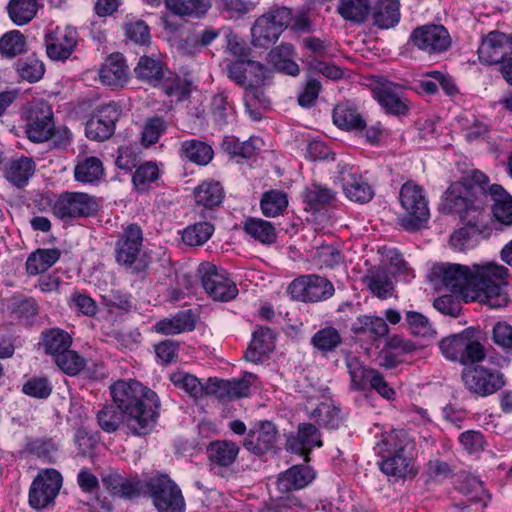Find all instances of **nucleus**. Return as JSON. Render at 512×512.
<instances>
[{
  "instance_id": "obj_1",
  "label": "nucleus",
  "mask_w": 512,
  "mask_h": 512,
  "mask_svg": "<svg viewBox=\"0 0 512 512\" xmlns=\"http://www.w3.org/2000/svg\"><path fill=\"white\" fill-rule=\"evenodd\" d=\"M110 392L116 406L125 412L126 424L134 434H146L156 423L160 400L154 391L129 379L113 383Z\"/></svg>"
},
{
  "instance_id": "obj_2",
  "label": "nucleus",
  "mask_w": 512,
  "mask_h": 512,
  "mask_svg": "<svg viewBox=\"0 0 512 512\" xmlns=\"http://www.w3.org/2000/svg\"><path fill=\"white\" fill-rule=\"evenodd\" d=\"M469 299L490 308H502L509 301L506 287L509 269L493 260H482L470 264Z\"/></svg>"
},
{
  "instance_id": "obj_3",
  "label": "nucleus",
  "mask_w": 512,
  "mask_h": 512,
  "mask_svg": "<svg viewBox=\"0 0 512 512\" xmlns=\"http://www.w3.org/2000/svg\"><path fill=\"white\" fill-rule=\"evenodd\" d=\"M414 442L402 429L382 434L375 449L381 456L380 470L387 476L396 479L406 478L415 473L412 461Z\"/></svg>"
},
{
  "instance_id": "obj_4",
  "label": "nucleus",
  "mask_w": 512,
  "mask_h": 512,
  "mask_svg": "<svg viewBox=\"0 0 512 512\" xmlns=\"http://www.w3.org/2000/svg\"><path fill=\"white\" fill-rule=\"evenodd\" d=\"M439 349L446 359L462 365L481 362L486 356L481 344V332L473 327L443 338L439 342Z\"/></svg>"
},
{
  "instance_id": "obj_5",
  "label": "nucleus",
  "mask_w": 512,
  "mask_h": 512,
  "mask_svg": "<svg viewBox=\"0 0 512 512\" xmlns=\"http://www.w3.org/2000/svg\"><path fill=\"white\" fill-rule=\"evenodd\" d=\"M399 198L405 211V215L400 218V225L408 231L420 229L430 215L422 187L414 181H407L400 189Z\"/></svg>"
},
{
  "instance_id": "obj_6",
  "label": "nucleus",
  "mask_w": 512,
  "mask_h": 512,
  "mask_svg": "<svg viewBox=\"0 0 512 512\" xmlns=\"http://www.w3.org/2000/svg\"><path fill=\"white\" fill-rule=\"evenodd\" d=\"M481 193V189L474 191L465 182L452 183L442 196L440 209L444 213L458 215L459 219L472 209L484 211Z\"/></svg>"
},
{
  "instance_id": "obj_7",
  "label": "nucleus",
  "mask_w": 512,
  "mask_h": 512,
  "mask_svg": "<svg viewBox=\"0 0 512 512\" xmlns=\"http://www.w3.org/2000/svg\"><path fill=\"white\" fill-rule=\"evenodd\" d=\"M291 21V11L282 7L259 17L251 28L252 44L269 47L279 38Z\"/></svg>"
},
{
  "instance_id": "obj_8",
  "label": "nucleus",
  "mask_w": 512,
  "mask_h": 512,
  "mask_svg": "<svg viewBox=\"0 0 512 512\" xmlns=\"http://www.w3.org/2000/svg\"><path fill=\"white\" fill-rule=\"evenodd\" d=\"M146 487L158 512L185 511V501L181 490L168 476L152 477L148 479Z\"/></svg>"
},
{
  "instance_id": "obj_9",
  "label": "nucleus",
  "mask_w": 512,
  "mask_h": 512,
  "mask_svg": "<svg viewBox=\"0 0 512 512\" xmlns=\"http://www.w3.org/2000/svg\"><path fill=\"white\" fill-rule=\"evenodd\" d=\"M62 475L53 468L41 470L29 489V504L42 509L53 503L62 487Z\"/></svg>"
},
{
  "instance_id": "obj_10",
  "label": "nucleus",
  "mask_w": 512,
  "mask_h": 512,
  "mask_svg": "<svg viewBox=\"0 0 512 512\" xmlns=\"http://www.w3.org/2000/svg\"><path fill=\"white\" fill-rule=\"evenodd\" d=\"M469 274L470 264L437 263L431 268L429 277L451 292L469 299Z\"/></svg>"
},
{
  "instance_id": "obj_11",
  "label": "nucleus",
  "mask_w": 512,
  "mask_h": 512,
  "mask_svg": "<svg viewBox=\"0 0 512 512\" xmlns=\"http://www.w3.org/2000/svg\"><path fill=\"white\" fill-rule=\"evenodd\" d=\"M315 479L314 470L307 465H294L279 475L276 485L280 493L287 496L280 497L277 506H299L300 500L289 493L307 487Z\"/></svg>"
},
{
  "instance_id": "obj_12",
  "label": "nucleus",
  "mask_w": 512,
  "mask_h": 512,
  "mask_svg": "<svg viewBox=\"0 0 512 512\" xmlns=\"http://www.w3.org/2000/svg\"><path fill=\"white\" fill-rule=\"evenodd\" d=\"M488 214L485 211L470 210L468 215L462 216V227L456 229L450 236V245L455 251L463 252L474 248L477 236L486 228Z\"/></svg>"
},
{
  "instance_id": "obj_13",
  "label": "nucleus",
  "mask_w": 512,
  "mask_h": 512,
  "mask_svg": "<svg viewBox=\"0 0 512 512\" xmlns=\"http://www.w3.org/2000/svg\"><path fill=\"white\" fill-rule=\"evenodd\" d=\"M198 272L203 288L213 299L229 301L237 295L236 284L224 270L218 269L214 264L204 262L200 264Z\"/></svg>"
},
{
  "instance_id": "obj_14",
  "label": "nucleus",
  "mask_w": 512,
  "mask_h": 512,
  "mask_svg": "<svg viewBox=\"0 0 512 512\" xmlns=\"http://www.w3.org/2000/svg\"><path fill=\"white\" fill-rule=\"evenodd\" d=\"M98 210L96 200L81 192H66L60 195L52 207L53 215L66 220L77 217H88Z\"/></svg>"
},
{
  "instance_id": "obj_15",
  "label": "nucleus",
  "mask_w": 512,
  "mask_h": 512,
  "mask_svg": "<svg viewBox=\"0 0 512 512\" xmlns=\"http://www.w3.org/2000/svg\"><path fill=\"white\" fill-rule=\"evenodd\" d=\"M288 293L291 298L303 302H318L331 297L334 293L332 284L317 275H305L293 280Z\"/></svg>"
},
{
  "instance_id": "obj_16",
  "label": "nucleus",
  "mask_w": 512,
  "mask_h": 512,
  "mask_svg": "<svg viewBox=\"0 0 512 512\" xmlns=\"http://www.w3.org/2000/svg\"><path fill=\"white\" fill-rule=\"evenodd\" d=\"M462 379L470 392L481 397L490 396L505 385L502 373L484 366L464 370Z\"/></svg>"
},
{
  "instance_id": "obj_17",
  "label": "nucleus",
  "mask_w": 512,
  "mask_h": 512,
  "mask_svg": "<svg viewBox=\"0 0 512 512\" xmlns=\"http://www.w3.org/2000/svg\"><path fill=\"white\" fill-rule=\"evenodd\" d=\"M54 128L51 106L45 101L33 103L28 111L27 137L33 142H45L52 137Z\"/></svg>"
},
{
  "instance_id": "obj_18",
  "label": "nucleus",
  "mask_w": 512,
  "mask_h": 512,
  "mask_svg": "<svg viewBox=\"0 0 512 512\" xmlns=\"http://www.w3.org/2000/svg\"><path fill=\"white\" fill-rule=\"evenodd\" d=\"M119 116L120 109L114 102L99 106L86 123V136L96 141L108 139L114 133Z\"/></svg>"
},
{
  "instance_id": "obj_19",
  "label": "nucleus",
  "mask_w": 512,
  "mask_h": 512,
  "mask_svg": "<svg viewBox=\"0 0 512 512\" xmlns=\"http://www.w3.org/2000/svg\"><path fill=\"white\" fill-rule=\"evenodd\" d=\"M77 41L78 35L75 28L55 27L45 36L48 57L55 61L66 60L74 51Z\"/></svg>"
},
{
  "instance_id": "obj_20",
  "label": "nucleus",
  "mask_w": 512,
  "mask_h": 512,
  "mask_svg": "<svg viewBox=\"0 0 512 512\" xmlns=\"http://www.w3.org/2000/svg\"><path fill=\"white\" fill-rule=\"evenodd\" d=\"M411 39L415 46L429 54L446 51L451 45L450 35L442 25L419 27L413 31Z\"/></svg>"
},
{
  "instance_id": "obj_21",
  "label": "nucleus",
  "mask_w": 512,
  "mask_h": 512,
  "mask_svg": "<svg viewBox=\"0 0 512 512\" xmlns=\"http://www.w3.org/2000/svg\"><path fill=\"white\" fill-rule=\"evenodd\" d=\"M478 55L486 64H498L507 57L512 58V38L501 32H490L483 38Z\"/></svg>"
},
{
  "instance_id": "obj_22",
  "label": "nucleus",
  "mask_w": 512,
  "mask_h": 512,
  "mask_svg": "<svg viewBox=\"0 0 512 512\" xmlns=\"http://www.w3.org/2000/svg\"><path fill=\"white\" fill-rule=\"evenodd\" d=\"M339 175L343 192L348 199L358 203H366L373 198L374 191L363 179L358 168L350 165L341 166Z\"/></svg>"
},
{
  "instance_id": "obj_23",
  "label": "nucleus",
  "mask_w": 512,
  "mask_h": 512,
  "mask_svg": "<svg viewBox=\"0 0 512 512\" xmlns=\"http://www.w3.org/2000/svg\"><path fill=\"white\" fill-rule=\"evenodd\" d=\"M100 82L111 88H121L129 80V69L124 57L119 53L111 54L99 69Z\"/></svg>"
},
{
  "instance_id": "obj_24",
  "label": "nucleus",
  "mask_w": 512,
  "mask_h": 512,
  "mask_svg": "<svg viewBox=\"0 0 512 512\" xmlns=\"http://www.w3.org/2000/svg\"><path fill=\"white\" fill-rule=\"evenodd\" d=\"M142 230L138 225H129L118 240L116 248V260L119 264L132 265L142 246Z\"/></svg>"
},
{
  "instance_id": "obj_25",
  "label": "nucleus",
  "mask_w": 512,
  "mask_h": 512,
  "mask_svg": "<svg viewBox=\"0 0 512 512\" xmlns=\"http://www.w3.org/2000/svg\"><path fill=\"white\" fill-rule=\"evenodd\" d=\"M276 435V427L272 422H261L249 431L244 447L256 455H262L273 448Z\"/></svg>"
},
{
  "instance_id": "obj_26",
  "label": "nucleus",
  "mask_w": 512,
  "mask_h": 512,
  "mask_svg": "<svg viewBox=\"0 0 512 512\" xmlns=\"http://www.w3.org/2000/svg\"><path fill=\"white\" fill-rule=\"evenodd\" d=\"M321 446L320 432L312 424L299 425L297 435L289 437L286 444L287 450L305 457L313 448Z\"/></svg>"
},
{
  "instance_id": "obj_27",
  "label": "nucleus",
  "mask_w": 512,
  "mask_h": 512,
  "mask_svg": "<svg viewBox=\"0 0 512 512\" xmlns=\"http://www.w3.org/2000/svg\"><path fill=\"white\" fill-rule=\"evenodd\" d=\"M373 94L378 103L390 114H404L408 107L402 97L400 86L385 82L373 90Z\"/></svg>"
},
{
  "instance_id": "obj_28",
  "label": "nucleus",
  "mask_w": 512,
  "mask_h": 512,
  "mask_svg": "<svg viewBox=\"0 0 512 512\" xmlns=\"http://www.w3.org/2000/svg\"><path fill=\"white\" fill-rule=\"evenodd\" d=\"M170 380L175 387L183 390L194 399H199L215 392L214 378L208 379L204 384L194 375L184 371H177L170 375Z\"/></svg>"
},
{
  "instance_id": "obj_29",
  "label": "nucleus",
  "mask_w": 512,
  "mask_h": 512,
  "mask_svg": "<svg viewBox=\"0 0 512 512\" xmlns=\"http://www.w3.org/2000/svg\"><path fill=\"white\" fill-rule=\"evenodd\" d=\"M255 380L256 376L252 373H245L242 378L233 380L214 378V395L221 399L247 397Z\"/></svg>"
},
{
  "instance_id": "obj_30",
  "label": "nucleus",
  "mask_w": 512,
  "mask_h": 512,
  "mask_svg": "<svg viewBox=\"0 0 512 512\" xmlns=\"http://www.w3.org/2000/svg\"><path fill=\"white\" fill-rule=\"evenodd\" d=\"M36 165L29 157L11 159L4 166V177L12 185L22 188L34 174Z\"/></svg>"
},
{
  "instance_id": "obj_31",
  "label": "nucleus",
  "mask_w": 512,
  "mask_h": 512,
  "mask_svg": "<svg viewBox=\"0 0 512 512\" xmlns=\"http://www.w3.org/2000/svg\"><path fill=\"white\" fill-rule=\"evenodd\" d=\"M274 349V336L269 328H258L245 353L246 360L252 363L261 362Z\"/></svg>"
},
{
  "instance_id": "obj_32",
  "label": "nucleus",
  "mask_w": 512,
  "mask_h": 512,
  "mask_svg": "<svg viewBox=\"0 0 512 512\" xmlns=\"http://www.w3.org/2000/svg\"><path fill=\"white\" fill-rule=\"evenodd\" d=\"M61 251L57 248L37 249L26 260V271L30 276H35L47 271L60 258Z\"/></svg>"
},
{
  "instance_id": "obj_33",
  "label": "nucleus",
  "mask_w": 512,
  "mask_h": 512,
  "mask_svg": "<svg viewBox=\"0 0 512 512\" xmlns=\"http://www.w3.org/2000/svg\"><path fill=\"white\" fill-rule=\"evenodd\" d=\"M489 194L493 200V215L505 225L512 224V197L502 186L493 184L489 186Z\"/></svg>"
},
{
  "instance_id": "obj_34",
  "label": "nucleus",
  "mask_w": 512,
  "mask_h": 512,
  "mask_svg": "<svg viewBox=\"0 0 512 512\" xmlns=\"http://www.w3.org/2000/svg\"><path fill=\"white\" fill-rule=\"evenodd\" d=\"M333 122L343 130L360 132L366 127L365 120L351 105L339 104L333 110Z\"/></svg>"
},
{
  "instance_id": "obj_35",
  "label": "nucleus",
  "mask_w": 512,
  "mask_h": 512,
  "mask_svg": "<svg viewBox=\"0 0 512 512\" xmlns=\"http://www.w3.org/2000/svg\"><path fill=\"white\" fill-rule=\"evenodd\" d=\"M243 229L250 237L262 244H272L277 238L274 225L261 218H247L243 222Z\"/></svg>"
},
{
  "instance_id": "obj_36",
  "label": "nucleus",
  "mask_w": 512,
  "mask_h": 512,
  "mask_svg": "<svg viewBox=\"0 0 512 512\" xmlns=\"http://www.w3.org/2000/svg\"><path fill=\"white\" fill-rule=\"evenodd\" d=\"M207 453L212 463L227 467L237 458L239 447L232 441L218 440L210 443Z\"/></svg>"
},
{
  "instance_id": "obj_37",
  "label": "nucleus",
  "mask_w": 512,
  "mask_h": 512,
  "mask_svg": "<svg viewBox=\"0 0 512 512\" xmlns=\"http://www.w3.org/2000/svg\"><path fill=\"white\" fill-rule=\"evenodd\" d=\"M302 197L307 209L316 212L330 204L335 199V193L325 185L313 183L305 188Z\"/></svg>"
},
{
  "instance_id": "obj_38",
  "label": "nucleus",
  "mask_w": 512,
  "mask_h": 512,
  "mask_svg": "<svg viewBox=\"0 0 512 512\" xmlns=\"http://www.w3.org/2000/svg\"><path fill=\"white\" fill-rule=\"evenodd\" d=\"M352 331L357 335H369L372 339L381 338L388 333L385 319L374 315H362L352 324Z\"/></svg>"
},
{
  "instance_id": "obj_39",
  "label": "nucleus",
  "mask_w": 512,
  "mask_h": 512,
  "mask_svg": "<svg viewBox=\"0 0 512 512\" xmlns=\"http://www.w3.org/2000/svg\"><path fill=\"white\" fill-rule=\"evenodd\" d=\"M195 323L190 313L182 311L172 318H166L158 321L154 325V330L164 335H174L185 331L193 330Z\"/></svg>"
},
{
  "instance_id": "obj_40",
  "label": "nucleus",
  "mask_w": 512,
  "mask_h": 512,
  "mask_svg": "<svg viewBox=\"0 0 512 512\" xmlns=\"http://www.w3.org/2000/svg\"><path fill=\"white\" fill-rule=\"evenodd\" d=\"M374 22L380 28H391L400 19L399 0H379L374 13Z\"/></svg>"
},
{
  "instance_id": "obj_41",
  "label": "nucleus",
  "mask_w": 512,
  "mask_h": 512,
  "mask_svg": "<svg viewBox=\"0 0 512 512\" xmlns=\"http://www.w3.org/2000/svg\"><path fill=\"white\" fill-rule=\"evenodd\" d=\"M103 174V164L94 156L79 159L74 169L75 179L83 183H94L100 180Z\"/></svg>"
},
{
  "instance_id": "obj_42",
  "label": "nucleus",
  "mask_w": 512,
  "mask_h": 512,
  "mask_svg": "<svg viewBox=\"0 0 512 512\" xmlns=\"http://www.w3.org/2000/svg\"><path fill=\"white\" fill-rule=\"evenodd\" d=\"M166 8L179 16L200 17L211 7L210 0H165Z\"/></svg>"
},
{
  "instance_id": "obj_43",
  "label": "nucleus",
  "mask_w": 512,
  "mask_h": 512,
  "mask_svg": "<svg viewBox=\"0 0 512 512\" xmlns=\"http://www.w3.org/2000/svg\"><path fill=\"white\" fill-rule=\"evenodd\" d=\"M72 343L71 336L58 328L50 329L43 333L42 344L46 353L56 358L67 351Z\"/></svg>"
},
{
  "instance_id": "obj_44",
  "label": "nucleus",
  "mask_w": 512,
  "mask_h": 512,
  "mask_svg": "<svg viewBox=\"0 0 512 512\" xmlns=\"http://www.w3.org/2000/svg\"><path fill=\"white\" fill-rule=\"evenodd\" d=\"M338 13L347 21L361 23L370 13L369 0H340Z\"/></svg>"
},
{
  "instance_id": "obj_45",
  "label": "nucleus",
  "mask_w": 512,
  "mask_h": 512,
  "mask_svg": "<svg viewBox=\"0 0 512 512\" xmlns=\"http://www.w3.org/2000/svg\"><path fill=\"white\" fill-rule=\"evenodd\" d=\"M293 48L288 44H281L269 53V58L275 69L288 75L299 73L298 65L291 59Z\"/></svg>"
},
{
  "instance_id": "obj_46",
  "label": "nucleus",
  "mask_w": 512,
  "mask_h": 512,
  "mask_svg": "<svg viewBox=\"0 0 512 512\" xmlns=\"http://www.w3.org/2000/svg\"><path fill=\"white\" fill-rule=\"evenodd\" d=\"M196 203L204 207H214L223 199V189L219 182L204 181L194 190Z\"/></svg>"
},
{
  "instance_id": "obj_47",
  "label": "nucleus",
  "mask_w": 512,
  "mask_h": 512,
  "mask_svg": "<svg viewBox=\"0 0 512 512\" xmlns=\"http://www.w3.org/2000/svg\"><path fill=\"white\" fill-rule=\"evenodd\" d=\"M37 10L38 4L35 0H11L8 5L9 17L19 26L30 22Z\"/></svg>"
},
{
  "instance_id": "obj_48",
  "label": "nucleus",
  "mask_w": 512,
  "mask_h": 512,
  "mask_svg": "<svg viewBox=\"0 0 512 512\" xmlns=\"http://www.w3.org/2000/svg\"><path fill=\"white\" fill-rule=\"evenodd\" d=\"M135 74L139 80L157 86L163 76L162 64L151 57H141L135 68Z\"/></svg>"
},
{
  "instance_id": "obj_49",
  "label": "nucleus",
  "mask_w": 512,
  "mask_h": 512,
  "mask_svg": "<svg viewBox=\"0 0 512 512\" xmlns=\"http://www.w3.org/2000/svg\"><path fill=\"white\" fill-rule=\"evenodd\" d=\"M181 151L187 159L200 165L208 164L213 157L212 148L195 139L184 141L181 145Z\"/></svg>"
},
{
  "instance_id": "obj_50",
  "label": "nucleus",
  "mask_w": 512,
  "mask_h": 512,
  "mask_svg": "<svg viewBox=\"0 0 512 512\" xmlns=\"http://www.w3.org/2000/svg\"><path fill=\"white\" fill-rule=\"evenodd\" d=\"M405 324L411 334L423 338H434L436 331L429 319L417 311H407L405 314Z\"/></svg>"
},
{
  "instance_id": "obj_51",
  "label": "nucleus",
  "mask_w": 512,
  "mask_h": 512,
  "mask_svg": "<svg viewBox=\"0 0 512 512\" xmlns=\"http://www.w3.org/2000/svg\"><path fill=\"white\" fill-rule=\"evenodd\" d=\"M288 205L287 195L278 190H271L261 198V210L266 217H276L283 213Z\"/></svg>"
},
{
  "instance_id": "obj_52",
  "label": "nucleus",
  "mask_w": 512,
  "mask_h": 512,
  "mask_svg": "<svg viewBox=\"0 0 512 512\" xmlns=\"http://www.w3.org/2000/svg\"><path fill=\"white\" fill-rule=\"evenodd\" d=\"M371 292L379 298H388L392 295L393 284L387 273L382 269H373L366 276Z\"/></svg>"
},
{
  "instance_id": "obj_53",
  "label": "nucleus",
  "mask_w": 512,
  "mask_h": 512,
  "mask_svg": "<svg viewBox=\"0 0 512 512\" xmlns=\"http://www.w3.org/2000/svg\"><path fill=\"white\" fill-rule=\"evenodd\" d=\"M26 50V39L18 30L8 32L0 39V53L6 57H15L26 52Z\"/></svg>"
},
{
  "instance_id": "obj_54",
  "label": "nucleus",
  "mask_w": 512,
  "mask_h": 512,
  "mask_svg": "<svg viewBox=\"0 0 512 512\" xmlns=\"http://www.w3.org/2000/svg\"><path fill=\"white\" fill-rule=\"evenodd\" d=\"M214 232V227L208 222L196 223L184 229L182 240L189 246H200L209 240Z\"/></svg>"
},
{
  "instance_id": "obj_55",
  "label": "nucleus",
  "mask_w": 512,
  "mask_h": 512,
  "mask_svg": "<svg viewBox=\"0 0 512 512\" xmlns=\"http://www.w3.org/2000/svg\"><path fill=\"white\" fill-rule=\"evenodd\" d=\"M347 368L351 377V385L356 390H365L376 371L363 367L356 357L347 359Z\"/></svg>"
},
{
  "instance_id": "obj_56",
  "label": "nucleus",
  "mask_w": 512,
  "mask_h": 512,
  "mask_svg": "<svg viewBox=\"0 0 512 512\" xmlns=\"http://www.w3.org/2000/svg\"><path fill=\"white\" fill-rule=\"evenodd\" d=\"M341 341L338 330L333 327L320 329L312 337L313 346L323 353L334 351Z\"/></svg>"
},
{
  "instance_id": "obj_57",
  "label": "nucleus",
  "mask_w": 512,
  "mask_h": 512,
  "mask_svg": "<svg viewBox=\"0 0 512 512\" xmlns=\"http://www.w3.org/2000/svg\"><path fill=\"white\" fill-rule=\"evenodd\" d=\"M97 420L104 431L111 433L116 431L121 423L126 422V415L117 406L110 405L105 406L98 412Z\"/></svg>"
},
{
  "instance_id": "obj_58",
  "label": "nucleus",
  "mask_w": 512,
  "mask_h": 512,
  "mask_svg": "<svg viewBox=\"0 0 512 512\" xmlns=\"http://www.w3.org/2000/svg\"><path fill=\"white\" fill-rule=\"evenodd\" d=\"M313 260L320 267L333 268L343 262L341 251L334 245L323 244L315 248Z\"/></svg>"
},
{
  "instance_id": "obj_59",
  "label": "nucleus",
  "mask_w": 512,
  "mask_h": 512,
  "mask_svg": "<svg viewBox=\"0 0 512 512\" xmlns=\"http://www.w3.org/2000/svg\"><path fill=\"white\" fill-rule=\"evenodd\" d=\"M146 481H129L119 477L112 479L110 483L111 491L114 495L133 498L141 492L147 493Z\"/></svg>"
},
{
  "instance_id": "obj_60",
  "label": "nucleus",
  "mask_w": 512,
  "mask_h": 512,
  "mask_svg": "<svg viewBox=\"0 0 512 512\" xmlns=\"http://www.w3.org/2000/svg\"><path fill=\"white\" fill-rule=\"evenodd\" d=\"M16 70L22 79L29 82L39 81L45 72L44 64L34 56L19 60L16 63Z\"/></svg>"
},
{
  "instance_id": "obj_61",
  "label": "nucleus",
  "mask_w": 512,
  "mask_h": 512,
  "mask_svg": "<svg viewBox=\"0 0 512 512\" xmlns=\"http://www.w3.org/2000/svg\"><path fill=\"white\" fill-rule=\"evenodd\" d=\"M56 365L67 375L75 376L85 367V359L77 352L72 350L64 351V353L54 358Z\"/></svg>"
},
{
  "instance_id": "obj_62",
  "label": "nucleus",
  "mask_w": 512,
  "mask_h": 512,
  "mask_svg": "<svg viewBox=\"0 0 512 512\" xmlns=\"http://www.w3.org/2000/svg\"><path fill=\"white\" fill-rule=\"evenodd\" d=\"M211 107L215 121L219 125L227 124L234 120V107L228 102L227 97L223 93L213 97Z\"/></svg>"
},
{
  "instance_id": "obj_63",
  "label": "nucleus",
  "mask_w": 512,
  "mask_h": 512,
  "mask_svg": "<svg viewBox=\"0 0 512 512\" xmlns=\"http://www.w3.org/2000/svg\"><path fill=\"white\" fill-rule=\"evenodd\" d=\"M311 415L320 425L329 429H336L341 422L340 411L326 403L318 405Z\"/></svg>"
},
{
  "instance_id": "obj_64",
  "label": "nucleus",
  "mask_w": 512,
  "mask_h": 512,
  "mask_svg": "<svg viewBox=\"0 0 512 512\" xmlns=\"http://www.w3.org/2000/svg\"><path fill=\"white\" fill-rule=\"evenodd\" d=\"M492 340L507 353H512V325L505 321L497 322L492 329Z\"/></svg>"
}]
</instances>
